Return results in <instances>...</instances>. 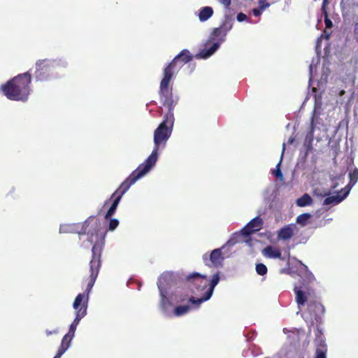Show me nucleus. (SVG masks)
Here are the masks:
<instances>
[{
  "instance_id": "46",
  "label": "nucleus",
  "mask_w": 358,
  "mask_h": 358,
  "mask_svg": "<svg viewBox=\"0 0 358 358\" xmlns=\"http://www.w3.org/2000/svg\"><path fill=\"white\" fill-rule=\"evenodd\" d=\"M357 42H358V41H357Z\"/></svg>"
},
{
  "instance_id": "14",
  "label": "nucleus",
  "mask_w": 358,
  "mask_h": 358,
  "mask_svg": "<svg viewBox=\"0 0 358 358\" xmlns=\"http://www.w3.org/2000/svg\"><path fill=\"white\" fill-rule=\"evenodd\" d=\"M349 194V189L348 188H343L338 194L334 196H327L323 201V205L327 206L330 204H338L341 203L344 199L347 197Z\"/></svg>"
},
{
  "instance_id": "13",
  "label": "nucleus",
  "mask_w": 358,
  "mask_h": 358,
  "mask_svg": "<svg viewBox=\"0 0 358 358\" xmlns=\"http://www.w3.org/2000/svg\"><path fill=\"white\" fill-rule=\"evenodd\" d=\"M88 225L89 224L87 221L76 224H62L59 228V231L63 233L78 232L80 236L85 234L86 229Z\"/></svg>"
},
{
  "instance_id": "4",
  "label": "nucleus",
  "mask_w": 358,
  "mask_h": 358,
  "mask_svg": "<svg viewBox=\"0 0 358 358\" xmlns=\"http://www.w3.org/2000/svg\"><path fill=\"white\" fill-rule=\"evenodd\" d=\"M294 291L298 306L299 308L304 306L306 303L308 302L307 313L308 314V318L310 320L318 321L321 316L324 315L325 309L320 302L314 289L303 285L295 287Z\"/></svg>"
},
{
  "instance_id": "6",
  "label": "nucleus",
  "mask_w": 358,
  "mask_h": 358,
  "mask_svg": "<svg viewBox=\"0 0 358 358\" xmlns=\"http://www.w3.org/2000/svg\"><path fill=\"white\" fill-rule=\"evenodd\" d=\"M143 176L142 174L134 170L129 177L121 183L120 187L111 196V199H113V201L104 215L105 221H108V220L115 214L122 196L127 192L133 184Z\"/></svg>"
},
{
  "instance_id": "38",
  "label": "nucleus",
  "mask_w": 358,
  "mask_h": 358,
  "mask_svg": "<svg viewBox=\"0 0 358 358\" xmlns=\"http://www.w3.org/2000/svg\"><path fill=\"white\" fill-rule=\"evenodd\" d=\"M63 354H64L63 350H57L56 355L53 358H60Z\"/></svg>"
},
{
  "instance_id": "29",
  "label": "nucleus",
  "mask_w": 358,
  "mask_h": 358,
  "mask_svg": "<svg viewBox=\"0 0 358 358\" xmlns=\"http://www.w3.org/2000/svg\"><path fill=\"white\" fill-rule=\"evenodd\" d=\"M280 163L281 162L280 161L278 162V164H277L276 166V169L273 171V174L278 178H280V179H282L283 178V176H282V173L280 171Z\"/></svg>"
},
{
  "instance_id": "26",
  "label": "nucleus",
  "mask_w": 358,
  "mask_h": 358,
  "mask_svg": "<svg viewBox=\"0 0 358 358\" xmlns=\"http://www.w3.org/2000/svg\"><path fill=\"white\" fill-rule=\"evenodd\" d=\"M171 304V303L169 299L164 294L161 293V299L159 301L161 309L166 312Z\"/></svg>"
},
{
  "instance_id": "41",
  "label": "nucleus",
  "mask_w": 358,
  "mask_h": 358,
  "mask_svg": "<svg viewBox=\"0 0 358 358\" xmlns=\"http://www.w3.org/2000/svg\"><path fill=\"white\" fill-rule=\"evenodd\" d=\"M285 149V143H283V148H282V152L281 157H282V155H283V154H284Z\"/></svg>"
},
{
  "instance_id": "37",
  "label": "nucleus",
  "mask_w": 358,
  "mask_h": 358,
  "mask_svg": "<svg viewBox=\"0 0 358 358\" xmlns=\"http://www.w3.org/2000/svg\"><path fill=\"white\" fill-rule=\"evenodd\" d=\"M45 333L47 334V336H50L52 334H58L59 331L58 330L55 329V330H53V331H50V330H46L45 331Z\"/></svg>"
},
{
  "instance_id": "20",
  "label": "nucleus",
  "mask_w": 358,
  "mask_h": 358,
  "mask_svg": "<svg viewBox=\"0 0 358 358\" xmlns=\"http://www.w3.org/2000/svg\"><path fill=\"white\" fill-rule=\"evenodd\" d=\"M219 44L217 43H213L208 49L204 50L200 52L198 55H196V58H208L211 56L218 48Z\"/></svg>"
},
{
  "instance_id": "39",
  "label": "nucleus",
  "mask_w": 358,
  "mask_h": 358,
  "mask_svg": "<svg viewBox=\"0 0 358 358\" xmlns=\"http://www.w3.org/2000/svg\"><path fill=\"white\" fill-rule=\"evenodd\" d=\"M252 13H253L255 16H259L261 14L260 10L257 9V8H254L252 10Z\"/></svg>"
},
{
  "instance_id": "1",
  "label": "nucleus",
  "mask_w": 358,
  "mask_h": 358,
  "mask_svg": "<svg viewBox=\"0 0 358 358\" xmlns=\"http://www.w3.org/2000/svg\"><path fill=\"white\" fill-rule=\"evenodd\" d=\"M173 123V113H167L163 121L154 131L155 146L152 153L143 163L137 167L136 171L144 176L155 166L158 157V150L165 146L166 141L170 138Z\"/></svg>"
},
{
  "instance_id": "5",
  "label": "nucleus",
  "mask_w": 358,
  "mask_h": 358,
  "mask_svg": "<svg viewBox=\"0 0 358 358\" xmlns=\"http://www.w3.org/2000/svg\"><path fill=\"white\" fill-rule=\"evenodd\" d=\"M187 280L194 287V292L197 294H201L199 299L192 296L189 301L196 306H199L201 303L208 300L214 291L215 287L220 281L219 273H216L213 275L210 280L206 275H201L199 273H194L187 277Z\"/></svg>"
},
{
  "instance_id": "2",
  "label": "nucleus",
  "mask_w": 358,
  "mask_h": 358,
  "mask_svg": "<svg viewBox=\"0 0 358 358\" xmlns=\"http://www.w3.org/2000/svg\"><path fill=\"white\" fill-rule=\"evenodd\" d=\"M108 227L105 221L103 222H96V226L94 229V233L91 234L92 239L91 243L94 240V244L91 249L92 252V259H91V288L93 286L94 282L95 281L99 268L101 267V256L103 248L105 244V237L108 231H114L119 225V221L115 218L108 219Z\"/></svg>"
},
{
  "instance_id": "27",
  "label": "nucleus",
  "mask_w": 358,
  "mask_h": 358,
  "mask_svg": "<svg viewBox=\"0 0 358 358\" xmlns=\"http://www.w3.org/2000/svg\"><path fill=\"white\" fill-rule=\"evenodd\" d=\"M327 349L325 345H321L316 349L315 358H327Z\"/></svg>"
},
{
  "instance_id": "31",
  "label": "nucleus",
  "mask_w": 358,
  "mask_h": 358,
  "mask_svg": "<svg viewBox=\"0 0 358 358\" xmlns=\"http://www.w3.org/2000/svg\"><path fill=\"white\" fill-rule=\"evenodd\" d=\"M270 3L267 0H259V6L260 10H264L269 7Z\"/></svg>"
},
{
  "instance_id": "42",
  "label": "nucleus",
  "mask_w": 358,
  "mask_h": 358,
  "mask_svg": "<svg viewBox=\"0 0 358 358\" xmlns=\"http://www.w3.org/2000/svg\"><path fill=\"white\" fill-rule=\"evenodd\" d=\"M86 292H90V283L87 285Z\"/></svg>"
},
{
  "instance_id": "8",
  "label": "nucleus",
  "mask_w": 358,
  "mask_h": 358,
  "mask_svg": "<svg viewBox=\"0 0 358 358\" xmlns=\"http://www.w3.org/2000/svg\"><path fill=\"white\" fill-rule=\"evenodd\" d=\"M192 55L187 49L182 50L178 55H176L172 61L169 63L163 69V71L175 76L180 70V69L187 63L192 61Z\"/></svg>"
},
{
  "instance_id": "19",
  "label": "nucleus",
  "mask_w": 358,
  "mask_h": 358,
  "mask_svg": "<svg viewBox=\"0 0 358 358\" xmlns=\"http://www.w3.org/2000/svg\"><path fill=\"white\" fill-rule=\"evenodd\" d=\"M213 15V10L210 6H205L200 9L199 13V20L201 22L206 21Z\"/></svg>"
},
{
  "instance_id": "40",
  "label": "nucleus",
  "mask_w": 358,
  "mask_h": 358,
  "mask_svg": "<svg viewBox=\"0 0 358 358\" xmlns=\"http://www.w3.org/2000/svg\"><path fill=\"white\" fill-rule=\"evenodd\" d=\"M345 94V91L344 90H341V91L338 92V95H339L340 96H343Z\"/></svg>"
},
{
  "instance_id": "32",
  "label": "nucleus",
  "mask_w": 358,
  "mask_h": 358,
  "mask_svg": "<svg viewBox=\"0 0 358 358\" xmlns=\"http://www.w3.org/2000/svg\"><path fill=\"white\" fill-rule=\"evenodd\" d=\"M306 278L308 283L315 280V278L311 272H308L306 275Z\"/></svg>"
},
{
  "instance_id": "16",
  "label": "nucleus",
  "mask_w": 358,
  "mask_h": 358,
  "mask_svg": "<svg viewBox=\"0 0 358 358\" xmlns=\"http://www.w3.org/2000/svg\"><path fill=\"white\" fill-rule=\"evenodd\" d=\"M231 27V25L228 26V23L224 22L220 27L215 28L212 32L213 38L215 39L225 36Z\"/></svg>"
},
{
  "instance_id": "28",
  "label": "nucleus",
  "mask_w": 358,
  "mask_h": 358,
  "mask_svg": "<svg viewBox=\"0 0 358 358\" xmlns=\"http://www.w3.org/2000/svg\"><path fill=\"white\" fill-rule=\"evenodd\" d=\"M255 269L257 273L260 275L266 274L268 271L267 267L262 263L257 264Z\"/></svg>"
},
{
  "instance_id": "18",
  "label": "nucleus",
  "mask_w": 358,
  "mask_h": 358,
  "mask_svg": "<svg viewBox=\"0 0 358 358\" xmlns=\"http://www.w3.org/2000/svg\"><path fill=\"white\" fill-rule=\"evenodd\" d=\"M314 130H315V124L313 117L311 118L310 129L306 134L305 138V144L307 146V150H310L312 149V143L314 139Z\"/></svg>"
},
{
  "instance_id": "9",
  "label": "nucleus",
  "mask_w": 358,
  "mask_h": 358,
  "mask_svg": "<svg viewBox=\"0 0 358 358\" xmlns=\"http://www.w3.org/2000/svg\"><path fill=\"white\" fill-rule=\"evenodd\" d=\"M73 307L76 310V318L70 325L69 331L67 334H70L71 336H73L76 326L80 320L87 314V297L83 294H79L75 299Z\"/></svg>"
},
{
  "instance_id": "11",
  "label": "nucleus",
  "mask_w": 358,
  "mask_h": 358,
  "mask_svg": "<svg viewBox=\"0 0 358 358\" xmlns=\"http://www.w3.org/2000/svg\"><path fill=\"white\" fill-rule=\"evenodd\" d=\"M203 259L205 264L208 266L217 268L222 266V262L224 260L222 249L217 248L213 250L209 256L207 254H205L203 256Z\"/></svg>"
},
{
  "instance_id": "22",
  "label": "nucleus",
  "mask_w": 358,
  "mask_h": 358,
  "mask_svg": "<svg viewBox=\"0 0 358 358\" xmlns=\"http://www.w3.org/2000/svg\"><path fill=\"white\" fill-rule=\"evenodd\" d=\"M349 178H350V182L348 184V185L345 186L344 188H348L349 192H350L352 187H353L358 180V169L357 168H356V167L354 168V169L349 173Z\"/></svg>"
},
{
  "instance_id": "33",
  "label": "nucleus",
  "mask_w": 358,
  "mask_h": 358,
  "mask_svg": "<svg viewBox=\"0 0 358 358\" xmlns=\"http://www.w3.org/2000/svg\"><path fill=\"white\" fill-rule=\"evenodd\" d=\"M237 20L238 22H243L244 20H246L248 19V17L245 14L243 13H239L238 15H237Z\"/></svg>"
},
{
  "instance_id": "35",
  "label": "nucleus",
  "mask_w": 358,
  "mask_h": 358,
  "mask_svg": "<svg viewBox=\"0 0 358 358\" xmlns=\"http://www.w3.org/2000/svg\"><path fill=\"white\" fill-rule=\"evenodd\" d=\"M220 3L228 8L231 3V0H217Z\"/></svg>"
},
{
  "instance_id": "12",
  "label": "nucleus",
  "mask_w": 358,
  "mask_h": 358,
  "mask_svg": "<svg viewBox=\"0 0 358 358\" xmlns=\"http://www.w3.org/2000/svg\"><path fill=\"white\" fill-rule=\"evenodd\" d=\"M263 224L262 218L259 216H257L242 229L241 233L243 236L248 237L262 229Z\"/></svg>"
},
{
  "instance_id": "30",
  "label": "nucleus",
  "mask_w": 358,
  "mask_h": 358,
  "mask_svg": "<svg viewBox=\"0 0 358 358\" xmlns=\"http://www.w3.org/2000/svg\"><path fill=\"white\" fill-rule=\"evenodd\" d=\"M322 13L324 15V24H325L326 27L328 29L331 28L333 27V22L329 17L328 12L325 11V12H323Z\"/></svg>"
},
{
  "instance_id": "23",
  "label": "nucleus",
  "mask_w": 358,
  "mask_h": 358,
  "mask_svg": "<svg viewBox=\"0 0 358 358\" xmlns=\"http://www.w3.org/2000/svg\"><path fill=\"white\" fill-rule=\"evenodd\" d=\"M72 338L73 336H71L70 334H66L62 340V343L58 350H63L64 353L69 348Z\"/></svg>"
},
{
  "instance_id": "24",
  "label": "nucleus",
  "mask_w": 358,
  "mask_h": 358,
  "mask_svg": "<svg viewBox=\"0 0 358 358\" xmlns=\"http://www.w3.org/2000/svg\"><path fill=\"white\" fill-rule=\"evenodd\" d=\"M310 217L311 215L308 213L301 214L296 217V223L302 227H304L308 224V220L310 218Z\"/></svg>"
},
{
  "instance_id": "21",
  "label": "nucleus",
  "mask_w": 358,
  "mask_h": 358,
  "mask_svg": "<svg viewBox=\"0 0 358 358\" xmlns=\"http://www.w3.org/2000/svg\"><path fill=\"white\" fill-rule=\"evenodd\" d=\"M313 203V199L311 196L306 193L301 197L296 199V204L299 207H305L307 206H310Z\"/></svg>"
},
{
  "instance_id": "36",
  "label": "nucleus",
  "mask_w": 358,
  "mask_h": 358,
  "mask_svg": "<svg viewBox=\"0 0 358 358\" xmlns=\"http://www.w3.org/2000/svg\"><path fill=\"white\" fill-rule=\"evenodd\" d=\"M354 34L355 39L358 41V22H356L354 24Z\"/></svg>"
},
{
  "instance_id": "34",
  "label": "nucleus",
  "mask_w": 358,
  "mask_h": 358,
  "mask_svg": "<svg viewBox=\"0 0 358 358\" xmlns=\"http://www.w3.org/2000/svg\"><path fill=\"white\" fill-rule=\"evenodd\" d=\"M329 0H323L322 5V12L327 11V5L329 4Z\"/></svg>"
},
{
  "instance_id": "7",
  "label": "nucleus",
  "mask_w": 358,
  "mask_h": 358,
  "mask_svg": "<svg viewBox=\"0 0 358 358\" xmlns=\"http://www.w3.org/2000/svg\"><path fill=\"white\" fill-rule=\"evenodd\" d=\"M173 76L163 71V77L160 81L159 95L163 106L168 108L167 113H173V108L178 103V99L173 94V86L171 81Z\"/></svg>"
},
{
  "instance_id": "17",
  "label": "nucleus",
  "mask_w": 358,
  "mask_h": 358,
  "mask_svg": "<svg viewBox=\"0 0 358 358\" xmlns=\"http://www.w3.org/2000/svg\"><path fill=\"white\" fill-rule=\"evenodd\" d=\"M294 235L293 228L291 225H286L281 228L278 233V238L284 241L290 239Z\"/></svg>"
},
{
  "instance_id": "25",
  "label": "nucleus",
  "mask_w": 358,
  "mask_h": 358,
  "mask_svg": "<svg viewBox=\"0 0 358 358\" xmlns=\"http://www.w3.org/2000/svg\"><path fill=\"white\" fill-rule=\"evenodd\" d=\"M189 309V306H178L174 308L173 314L177 317L182 316L187 313Z\"/></svg>"
},
{
  "instance_id": "10",
  "label": "nucleus",
  "mask_w": 358,
  "mask_h": 358,
  "mask_svg": "<svg viewBox=\"0 0 358 358\" xmlns=\"http://www.w3.org/2000/svg\"><path fill=\"white\" fill-rule=\"evenodd\" d=\"M35 77L37 80H47L52 71V66L48 59L39 60L36 64Z\"/></svg>"
},
{
  "instance_id": "43",
  "label": "nucleus",
  "mask_w": 358,
  "mask_h": 358,
  "mask_svg": "<svg viewBox=\"0 0 358 358\" xmlns=\"http://www.w3.org/2000/svg\"><path fill=\"white\" fill-rule=\"evenodd\" d=\"M293 141H294V138H289V140L288 143H293Z\"/></svg>"
},
{
  "instance_id": "44",
  "label": "nucleus",
  "mask_w": 358,
  "mask_h": 358,
  "mask_svg": "<svg viewBox=\"0 0 358 358\" xmlns=\"http://www.w3.org/2000/svg\"><path fill=\"white\" fill-rule=\"evenodd\" d=\"M87 241H90V236H89V235H88V234H87Z\"/></svg>"
},
{
  "instance_id": "15",
  "label": "nucleus",
  "mask_w": 358,
  "mask_h": 358,
  "mask_svg": "<svg viewBox=\"0 0 358 358\" xmlns=\"http://www.w3.org/2000/svg\"><path fill=\"white\" fill-rule=\"evenodd\" d=\"M263 255L265 257L272 259H279L282 261L285 259L282 257L281 252L279 249L275 248L271 245L266 246L262 251Z\"/></svg>"
},
{
  "instance_id": "3",
  "label": "nucleus",
  "mask_w": 358,
  "mask_h": 358,
  "mask_svg": "<svg viewBox=\"0 0 358 358\" xmlns=\"http://www.w3.org/2000/svg\"><path fill=\"white\" fill-rule=\"evenodd\" d=\"M31 76L29 72L18 74L2 85L1 90L7 99L25 102L31 93Z\"/></svg>"
},
{
  "instance_id": "45",
  "label": "nucleus",
  "mask_w": 358,
  "mask_h": 358,
  "mask_svg": "<svg viewBox=\"0 0 358 358\" xmlns=\"http://www.w3.org/2000/svg\"><path fill=\"white\" fill-rule=\"evenodd\" d=\"M296 334H297V336H299V330H296Z\"/></svg>"
}]
</instances>
